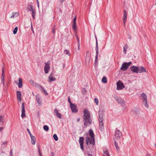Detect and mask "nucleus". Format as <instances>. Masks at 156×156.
Returning <instances> with one entry per match:
<instances>
[{"instance_id": "nucleus-1", "label": "nucleus", "mask_w": 156, "mask_h": 156, "mask_svg": "<svg viewBox=\"0 0 156 156\" xmlns=\"http://www.w3.org/2000/svg\"><path fill=\"white\" fill-rule=\"evenodd\" d=\"M83 115V122L84 127L86 128L87 126L92 123V119L90 112L88 110L84 109Z\"/></svg>"}, {"instance_id": "nucleus-2", "label": "nucleus", "mask_w": 156, "mask_h": 156, "mask_svg": "<svg viewBox=\"0 0 156 156\" xmlns=\"http://www.w3.org/2000/svg\"><path fill=\"white\" fill-rule=\"evenodd\" d=\"M130 70L133 73H141L146 72V69L143 66H133L130 67Z\"/></svg>"}, {"instance_id": "nucleus-3", "label": "nucleus", "mask_w": 156, "mask_h": 156, "mask_svg": "<svg viewBox=\"0 0 156 156\" xmlns=\"http://www.w3.org/2000/svg\"><path fill=\"white\" fill-rule=\"evenodd\" d=\"M99 129L101 131L104 130L103 127L104 124L103 122V112L102 111L99 112Z\"/></svg>"}, {"instance_id": "nucleus-4", "label": "nucleus", "mask_w": 156, "mask_h": 156, "mask_svg": "<svg viewBox=\"0 0 156 156\" xmlns=\"http://www.w3.org/2000/svg\"><path fill=\"white\" fill-rule=\"evenodd\" d=\"M96 40V48H95V51H96V55L95 57V63L97 62H98V56L99 54V51H98V41L97 40V38L95 36Z\"/></svg>"}, {"instance_id": "nucleus-5", "label": "nucleus", "mask_w": 156, "mask_h": 156, "mask_svg": "<svg viewBox=\"0 0 156 156\" xmlns=\"http://www.w3.org/2000/svg\"><path fill=\"white\" fill-rule=\"evenodd\" d=\"M45 66L44 68L45 73L47 74L50 69V60L48 61L47 62H44Z\"/></svg>"}, {"instance_id": "nucleus-6", "label": "nucleus", "mask_w": 156, "mask_h": 156, "mask_svg": "<svg viewBox=\"0 0 156 156\" xmlns=\"http://www.w3.org/2000/svg\"><path fill=\"white\" fill-rule=\"evenodd\" d=\"M122 136V133L118 129L115 132V137L117 140H119Z\"/></svg>"}, {"instance_id": "nucleus-7", "label": "nucleus", "mask_w": 156, "mask_h": 156, "mask_svg": "<svg viewBox=\"0 0 156 156\" xmlns=\"http://www.w3.org/2000/svg\"><path fill=\"white\" fill-rule=\"evenodd\" d=\"M117 90L122 89L125 87L123 83L120 80H119L117 82Z\"/></svg>"}, {"instance_id": "nucleus-8", "label": "nucleus", "mask_w": 156, "mask_h": 156, "mask_svg": "<svg viewBox=\"0 0 156 156\" xmlns=\"http://www.w3.org/2000/svg\"><path fill=\"white\" fill-rule=\"evenodd\" d=\"M91 53L89 51H87L86 56L85 58V63L87 64H89L90 60Z\"/></svg>"}, {"instance_id": "nucleus-9", "label": "nucleus", "mask_w": 156, "mask_h": 156, "mask_svg": "<svg viewBox=\"0 0 156 156\" xmlns=\"http://www.w3.org/2000/svg\"><path fill=\"white\" fill-rule=\"evenodd\" d=\"M84 139L83 137H80L79 140L81 149L83 151H84L83 144Z\"/></svg>"}, {"instance_id": "nucleus-10", "label": "nucleus", "mask_w": 156, "mask_h": 156, "mask_svg": "<svg viewBox=\"0 0 156 156\" xmlns=\"http://www.w3.org/2000/svg\"><path fill=\"white\" fill-rule=\"evenodd\" d=\"M86 143L87 145H88L89 143H90V144H92L93 145H94L95 144L93 143V140L92 139L91 137H89L88 136H87L86 138Z\"/></svg>"}, {"instance_id": "nucleus-11", "label": "nucleus", "mask_w": 156, "mask_h": 156, "mask_svg": "<svg viewBox=\"0 0 156 156\" xmlns=\"http://www.w3.org/2000/svg\"><path fill=\"white\" fill-rule=\"evenodd\" d=\"M70 107L73 112L76 113L78 112V110L77 109V106L74 104L70 105Z\"/></svg>"}, {"instance_id": "nucleus-12", "label": "nucleus", "mask_w": 156, "mask_h": 156, "mask_svg": "<svg viewBox=\"0 0 156 156\" xmlns=\"http://www.w3.org/2000/svg\"><path fill=\"white\" fill-rule=\"evenodd\" d=\"M36 100L39 106H41L42 105V101L40 98V95L39 94H37L35 96Z\"/></svg>"}, {"instance_id": "nucleus-13", "label": "nucleus", "mask_w": 156, "mask_h": 156, "mask_svg": "<svg viewBox=\"0 0 156 156\" xmlns=\"http://www.w3.org/2000/svg\"><path fill=\"white\" fill-rule=\"evenodd\" d=\"M89 135L91 137V139H93V143L95 144L94 135L93 131L91 129H89Z\"/></svg>"}, {"instance_id": "nucleus-14", "label": "nucleus", "mask_w": 156, "mask_h": 156, "mask_svg": "<svg viewBox=\"0 0 156 156\" xmlns=\"http://www.w3.org/2000/svg\"><path fill=\"white\" fill-rule=\"evenodd\" d=\"M129 68L126 63V62H124L122 65L120 70L123 71L126 70Z\"/></svg>"}, {"instance_id": "nucleus-15", "label": "nucleus", "mask_w": 156, "mask_h": 156, "mask_svg": "<svg viewBox=\"0 0 156 156\" xmlns=\"http://www.w3.org/2000/svg\"><path fill=\"white\" fill-rule=\"evenodd\" d=\"M122 19L124 25L125 26V22L127 19V12L126 10L123 11V15Z\"/></svg>"}, {"instance_id": "nucleus-16", "label": "nucleus", "mask_w": 156, "mask_h": 156, "mask_svg": "<svg viewBox=\"0 0 156 156\" xmlns=\"http://www.w3.org/2000/svg\"><path fill=\"white\" fill-rule=\"evenodd\" d=\"M54 113V114H56V116L59 118H61V114L58 112V111L57 108H55V109Z\"/></svg>"}, {"instance_id": "nucleus-17", "label": "nucleus", "mask_w": 156, "mask_h": 156, "mask_svg": "<svg viewBox=\"0 0 156 156\" xmlns=\"http://www.w3.org/2000/svg\"><path fill=\"white\" fill-rule=\"evenodd\" d=\"M17 94V98L18 100H19V101H21V93L20 91H16Z\"/></svg>"}, {"instance_id": "nucleus-18", "label": "nucleus", "mask_w": 156, "mask_h": 156, "mask_svg": "<svg viewBox=\"0 0 156 156\" xmlns=\"http://www.w3.org/2000/svg\"><path fill=\"white\" fill-rule=\"evenodd\" d=\"M117 101L119 103L121 104L122 106H124L125 105V101L123 99H122L120 98L118 100H117Z\"/></svg>"}, {"instance_id": "nucleus-19", "label": "nucleus", "mask_w": 156, "mask_h": 156, "mask_svg": "<svg viewBox=\"0 0 156 156\" xmlns=\"http://www.w3.org/2000/svg\"><path fill=\"white\" fill-rule=\"evenodd\" d=\"M36 85H37V87H39L41 88V90H43L44 92V94L46 95H48V94L46 90H45L39 84H36Z\"/></svg>"}, {"instance_id": "nucleus-20", "label": "nucleus", "mask_w": 156, "mask_h": 156, "mask_svg": "<svg viewBox=\"0 0 156 156\" xmlns=\"http://www.w3.org/2000/svg\"><path fill=\"white\" fill-rule=\"evenodd\" d=\"M31 139V143L33 145H34L36 143V137L34 136H30Z\"/></svg>"}, {"instance_id": "nucleus-21", "label": "nucleus", "mask_w": 156, "mask_h": 156, "mask_svg": "<svg viewBox=\"0 0 156 156\" xmlns=\"http://www.w3.org/2000/svg\"><path fill=\"white\" fill-rule=\"evenodd\" d=\"M23 85V82L22 79L20 78L19 79V83H18V87L19 88H20L22 87Z\"/></svg>"}, {"instance_id": "nucleus-22", "label": "nucleus", "mask_w": 156, "mask_h": 156, "mask_svg": "<svg viewBox=\"0 0 156 156\" xmlns=\"http://www.w3.org/2000/svg\"><path fill=\"white\" fill-rule=\"evenodd\" d=\"M48 82L49 83L51 82L52 81H55L56 80V78L52 76H49L48 78Z\"/></svg>"}, {"instance_id": "nucleus-23", "label": "nucleus", "mask_w": 156, "mask_h": 156, "mask_svg": "<svg viewBox=\"0 0 156 156\" xmlns=\"http://www.w3.org/2000/svg\"><path fill=\"white\" fill-rule=\"evenodd\" d=\"M143 104L145 105V107L146 108H148L149 105L147 103V99L144 100L143 102Z\"/></svg>"}, {"instance_id": "nucleus-24", "label": "nucleus", "mask_w": 156, "mask_h": 156, "mask_svg": "<svg viewBox=\"0 0 156 156\" xmlns=\"http://www.w3.org/2000/svg\"><path fill=\"white\" fill-rule=\"evenodd\" d=\"M27 9L28 11H32L34 9H33V7L32 5H28Z\"/></svg>"}, {"instance_id": "nucleus-25", "label": "nucleus", "mask_w": 156, "mask_h": 156, "mask_svg": "<svg viewBox=\"0 0 156 156\" xmlns=\"http://www.w3.org/2000/svg\"><path fill=\"white\" fill-rule=\"evenodd\" d=\"M140 97L142 98L144 100L147 99V96L146 94L143 93L140 94Z\"/></svg>"}, {"instance_id": "nucleus-26", "label": "nucleus", "mask_w": 156, "mask_h": 156, "mask_svg": "<svg viewBox=\"0 0 156 156\" xmlns=\"http://www.w3.org/2000/svg\"><path fill=\"white\" fill-rule=\"evenodd\" d=\"M4 64H3V65L2 67V73L1 75V77H5L4 75Z\"/></svg>"}, {"instance_id": "nucleus-27", "label": "nucleus", "mask_w": 156, "mask_h": 156, "mask_svg": "<svg viewBox=\"0 0 156 156\" xmlns=\"http://www.w3.org/2000/svg\"><path fill=\"white\" fill-rule=\"evenodd\" d=\"M31 12H32L31 14H32V17L34 19H35V14H36V10L35 9H34L33 10H32Z\"/></svg>"}, {"instance_id": "nucleus-28", "label": "nucleus", "mask_w": 156, "mask_h": 156, "mask_svg": "<svg viewBox=\"0 0 156 156\" xmlns=\"http://www.w3.org/2000/svg\"><path fill=\"white\" fill-rule=\"evenodd\" d=\"M102 83H107V79L106 77L104 76L103 77L102 79Z\"/></svg>"}, {"instance_id": "nucleus-29", "label": "nucleus", "mask_w": 156, "mask_h": 156, "mask_svg": "<svg viewBox=\"0 0 156 156\" xmlns=\"http://www.w3.org/2000/svg\"><path fill=\"white\" fill-rule=\"evenodd\" d=\"M43 129L45 131H48L49 129V128L48 126L45 125L43 126Z\"/></svg>"}, {"instance_id": "nucleus-30", "label": "nucleus", "mask_w": 156, "mask_h": 156, "mask_svg": "<svg viewBox=\"0 0 156 156\" xmlns=\"http://www.w3.org/2000/svg\"><path fill=\"white\" fill-rule=\"evenodd\" d=\"M19 15V13L18 12H13L12 15L11 16V18H13L14 17H17Z\"/></svg>"}, {"instance_id": "nucleus-31", "label": "nucleus", "mask_w": 156, "mask_h": 156, "mask_svg": "<svg viewBox=\"0 0 156 156\" xmlns=\"http://www.w3.org/2000/svg\"><path fill=\"white\" fill-rule=\"evenodd\" d=\"M72 29L74 31H76V30L77 26L76 25V23H73Z\"/></svg>"}, {"instance_id": "nucleus-32", "label": "nucleus", "mask_w": 156, "mask_h": 156, "mask_svg": "<svg viewBox=\"0 0 156 156\" xmlns=\"http://www.w3.org/2000/svg\"><path fill=\"white\" fill-rule=\"evenodd\" d=\"M24 103L23 102L22 103V112H25V109L24 106Z\"/></svg>"}, {"instance_id": "nucleus-33", "label": "nucleus", "mask_w": 156, "mask_h": 156, "mask_svg": "<svg viewBox=\"0 0 156 156\" xmlns=\"http://www.w3.org/2000/svg\"><path fill=\"white\" fill-rule=\"evenodd\" d=\"M18 27H16L13 30V34H16L17 33V30H18Z\"/></svg>"}, {"instance_id": "nucleus-34", "label": "nucleus", "mask_w": 156, "mask_h": 156, "mask_svg": "<svg viewBox=\"0 0 156 156\" xmlns=\"http://www.w3.org/2000/svg\"><path fill=\"white\" fill-rule=\"evenodd\" d=\"M53 137L55 141H57L58 140V137L56 134H55L53 135Z\"/></svg>"}, {"instance_id": "nucleus-35", "label": "nucleus", "mask_w": 156, "mask_h": 156, "mask_svg": "<svg viewBox=\"0 0 156 156\" xmlns=\"http://www.w3.org/2000/svg\"><path fill=\"white\" fill-rule=\"evenodd\" d=\"M64 53L66 55H68L69 56L70 55L69 51L66 49L64 50Z\"/></svg>"}, {"instance_id": "nucleus-36", "label": "nucleus", "mask_w": 156, "mask_h": 156, "mask_svg": "<svg viewBox=\"0 0 156 156\" xmlns=\"http://www.w3.org/2000/svg\"><path fill=\"white\" fill-rule=\"evenodd\" d=\"M55 25H54L53 27V29L52 30V33L53 34H55Z\"/></svg>"}, {"instance_id": "nucleus-37", "label": "nucleus", "mask_w": 156, "mask_h": 156, "mask_svg": "<svg viewBox=\"0 0 156 156\" xmlns=\"http://www.w3.org/2000/svg\"><path fill=\"white\" fill-rule=\"evenodd\" d=\"M114 142L115 143V147H116L117 149L118 150H119V147H118V144H117V143L115 140L114 141Z\"/></svg>"}, {"instance_id": "nucleus-38", "label": "nucleus", "mask_w": 156, "mask_h": 156, "mask_svg": "<svg viewBox=\"0 0 156 156\" xmlns=\"http://www.w3.org/2000/svg\"><path fill=\"white\" fill-rule=\"evenodd\" d=\"M4 120L3 116L2 115H0V122H2L3 123Z\"/></svg>"}, {"instance_id": "nucleus-39", "label": "nucleus", "mask_w": 156, "mask_h": 156, "mask_svg": "<svg viewBox=\"0 0 156 156\" xmlns=\"http://www.w3.org/2000/svg\"><path fill=\"white\" fill-rule=\"evenodd\" d=\"M94 101L96 104V105H98V99L95 98L94 100Z\"/></svg>"}, {"instance_id": "nucleus-40", "label": "nucleus", "mask_w": 156, "mask_h": 156, "mask_svg": "<svg viewBox=\"0 0 156 156\" xmlns=\"http://www.w3.org/2000/svg\"><path fill=\"white\" fill-rule=\"evenodd\" d=\"M82 92L83 94H85L86 93V90L85 88H83Z\"/></svg>"}, {"instance_id": "nucleus-41", "label": "nucleus", "mask_w": 156, "mask_h": 156, "mask_svg": "<svg viewBox=\"0 0 156 156\" xmlns=\"http://www.w3.org/2000/svg\"><path fill=\"white\" fill-rule=\"evenodd\" d=\"M68 102L70 104V105H71L72 104H73L70 101V97L69 96L68 98Z\"/></svg>"}, {"instance_id": "nucleus-42", "label": "nucleus", "mask_w": 156, "mask_h": 156, "mask_svg": "<svg viewBox=\"0 0 156 156\" xmlns=\"http://www.w3.org/2000/svg\"><path fill=\"white\" fill-rule=\"evenodd\" d=\"M104 153L105 154L107 155L108 156H110V154L107 151H104Z\"/></svg>"}, {"instance_id": "nucleus-43", "label": "nucleus", "mask_w": 156, "mask_h": 156, "mask_svg": "<svg viewBox=\"0 0 156 156\" xmlns=\"http://www.w3.org/2000/svg\"><path fill=\"white\" fill-rule=\"evenodd\" d=\"M25 116H26V115H25V112H22L21 116L22 118H23L24 117H25Z\"/></svg>"}, {"instance_id": "nucleus-44", "label": "nucleus", "mask_w": 156, "mask_h": 156, "mask_svg": "<svg viewBox=\"0 0 156 156\" xmlns=\"http://www.w3.org/2000/svg\"><path fill=\"white\" fill-rule=\"evenodd\" d=\"M38 151L39 152V154L40 156H42V154L40 152V148H39V147H38Z\"/></svg>"}, {"instance_id": "nucleus-45", "label": "nucleus", "mask_w": 156, "mask_h": 156, "mask_svg": "<svg viewBox=\"0 0 156 156\" xmlns=\"http://www.w3.org/2000/svg\"><path fill=\"white\" fill-rule=\"evenodd\" d=\"M127 65L128 67L132 64V63L131 62H126Z\"/></svg>"}, {"instance_id": "nucleus-46", "label": "nucleus", "mask_w": 156, "mask_h": 156, "mask_svg": "<svg viewBox=\"0 0 156 156\" xmlns=\"http://www.w3.org/2000/svg\"><path fill=\"white\" fill-rule=\"evenodd\" d=\"M27 130L28 132V133L30 135V136H32L31 134V133L30 131V130H29V129H28V128L27 129Z\"/></svg>"}, {"instance_id": "nucleus-47", "label": "nucleus", "mask_w": 156, "mask_h": 156, "mask_svg": "<svg viewBox=\"0 0 156 156\" xmlns=\"http://www.w3.org/2000/svg\"><path fill=\"white\" fill-rule=\"evenodd\" d=\"M76 17L75 16V17L74 18L73 20V23H76Z\"/></svg>"}, {"instance_id": "nucleus-48", "label": "nucleus", "mask_w": 156, "mask_h": 156, "mask_svg": "<svg viewBox=\"0 0 156 156\" xmlns=\"http://www.w3.org/2000/svg\"><path fill=\"white\" fill-rule=\"evenodd\" d=\"M29 82L31 84H33L34 83H35L34 81L32 80H29Z\"/></svg>"}, {"instance_id": "nucleus-49", "label": "nucleus", "mask_w": 156, "mask_h": 156, "mask_svg": "<svg viewBox=\"0 0 156 156\" xmlns=\"http://www.w3.org/2000/svg\"><path fill=\"white\" fill-rule=\"evenodd\" d=\"M128 45L127 44H125V45L123 47V48H125V49H128Z\"/></svg>"}, {"instance_id": "nucleus-50", "label": "nucleus", "mask_w": 156, "mask_h": 156, "mask_svg": "<svg viewBox=\"0 0 156 156\" xmlns=\"http://www.w3.org/2000/svg\"><path fill=\"white\" fill-rule=\"evenodd\" d=\"M10 156H13L12 155V149H11L10 151Z\"/></svg>"}, {"instance_id": "nucleus-51", "label": "nucleus", "mask_w": 156, "mask_h": 156, "mask_svg": "<svg viewBox=\"0 0 156 156\" xmlns=\"http://www.w3.org/2000/svg\"><path fill=\"white\" fill-rule=\"evenodd\" d=\"M127 49H125V48H123V52L125 54H126V53Z\"/></svg>"}, {"instance_id": "nucleus-52", "label": "nucleus", "mask_w": 156, "mask_h": 156, "mask_svg": "<svg viewBox=\"0 0 156 156\" xmlns=\"http://www.w3.org/2000/svg\"><path fill=\"white\" fill-rule=\"evenodd\" d=\"M37 0V6L39 8V2L38 0Z\"/></svg>"}, {"instance_id": "nucleus-53", "label": "nucleus", "mask_w": 156, "mask_h": 156, "mask_svg": "<svg viewBox=\"0 0 156 156\" xmlns=\"http://www.w3.org/2000/svg\"><path fill=\"white\" fill-rule=\"evenodd\" d=\"M120 98L118 97H115V98L116 100L117 101V100H118Z\"/></svg>"}, {"instance_id": "nucleus-54", "label": "nucleus", "mask_w": 156, "mask_h": 156, "mask_svg": "<svg viewBox=\"0 0 156 156\" xmlns=\"http://www.w3.org/2000/svg\"><path fill=\"white\" fill-rule=\"evenodd\" d=\"M54 74V73L52 72L51 73L49 76H52Z\"/></svg>"}, {"instance_id": "nucleus-55", "label": "nucleus", "mask_w": 156, "mask_h": 156, "mask_svg": "<svg viewBox=\"0 0 156 156\" xmlns=\"http://www.w3.org/2000/svg\"><path fill=\"white\" fill-rule=\"evenodd\" d=\"M1 79L2 80V81L3 80H5L4 77H1Z\"/></svg>"}, {"instance_id": "nucleus-56", "label": "nucleus", "mask_w": 156, "mask_h": 156, "mask_svg": "<svg viewBox=\"0 0 156 156\" xmlns=\"http://www.w3.org/2000/svg\"><path fill=\"white\" fill-rule=\"evenodd\" d=\"M3 129V127H0V132H2V131Z\"/></svg>"}, {"instance_id": "nucleus-57", "label": "nucleus", "mask_w": 156, "mask_h": 156, "mask_svg": "<svg viewBox=\"0 0 156 156\" xmlns=\"http://www.w3.org/2000/svg\"><path fill=\"white\" fill-rule=\"evenodd\" d=\"M8 142L7 141H5V142H3V144L4 145L5 144H7Z\"/></svg>"}, {"instance_id": "nucleus-58", "label": "nucleus", "mask_w": 156, "mask_h": 156, "mask_svg": "<svg viewBox=\"0 0 156 156\" xmlns=\"http://www.w3.org/2000/svg\"><path fill=\"white\" fill-rule=\"evenodd\" d=\"M80 44H78V50H80Z\"/></svg>"}, {"instance_id": "nucleus-59", "label": "nucleus", "mask_w": 156, "mask_h": 156, "mask_svg": "<svg viewBox=\"0 0 156 156\" xmlns=\"http://www.w3.org/2000/svg\"><path fill=\"white\" fill-rule=\"evenodd\" d=\"M4 81L5 80H3L2 81V83H3V85L4 86L5 84V82H4Z\"/></svg>"}, {"instance_id": "nucleus-60", "label": "nucleus", "mask_w": 156, "mask_h": 156, "mask_svg": "<svg viewBox=\"0 0 156 156\" xmlns=\"http://www.w3.org/2000/svg\"><path fill=\"white\" fill-rule=\"evenodd\" d=\"M80 120V118H78L77 121L78 122H79Z\"/></svg>"}, {"instance_id": "nucleus-61", "label": "nucleus", "mask_w": 156, "mask_h": 156, "mask_svg": "<svg viewBox=\"0 0 156 156\" xmlns=\"http://www.w3.org/2000/svg\"><path fill=\"white\" fill-rule=\"evenodd\" d=\"M77 42L78 43V44H80V41H79V38H77Z\"/></svg>"}, {"instance_id": "nucleus-62", "label": "nucleus", "mask_w": 156, "mask_h": 156, "mask_svg": "<svg viewBox=\"0 0 156 156\" xmlns=\"http://www.w3.org/2000/svg\"><path fill=\"white\" fill-rule=\"evenodd\" d=\"M88 156H93L92 155L90 154H89Z\"/></svg>"}, {"instance_id": "nucleus-63", "label": "nucleus", "mask_w": 156, "mask_h": 156, "mask_svg": "<svg viewBox=\"0 0 156 156\" xmlns=\"http://www.w3.org/2000/svg\"><path fill=\"white\" fill-rule=\"evenodd\" d=\"M65 0H60V2H61V3H63L64 2V1Z\"/></svg>"}, {"instance_id": "nucleus-64", "label": "nucleus", "mask_w": 156, "mask_h": 156, "mask_svg": "<svg viewBox=\"0 0 156 156\" xmlns=\"http://www.w3.org/2000/svg\"><path fill=\"white\" fill-rule=\"evenodd\" d=\"M51 153L52 154L51 156H54V154L52 152H51Z\"/></svg>"}]
</instances>
